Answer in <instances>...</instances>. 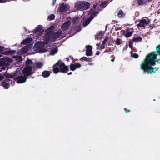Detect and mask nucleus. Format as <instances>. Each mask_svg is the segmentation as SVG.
Segmentation results:
<instances>
[{"instance_id": "nucleus-1", "label": "nucleus", "mask_w": 160, "mask_h": 160, "mask_svg": "<svg viewBox=\"0 0 160 160\" xmlns=\"http://www.w3.org/2000/svg\"><path fill=\"white\" fill-rule=\"evenodd\" d=\"M156 50L157 53L153 52L149 54L141 63L140 68L144 72L151 73L158 70L157 68H154L152 66L155 65L156 62H158L160 60V45L157 47Z\"/></svg>"}, {"instance_id": "nucleus-2", "label": "nucleus", "mask_w": 160, "mask_h": 160, "mask_svg": "<svg viewBox=\"0 0 160 160\" xmlns=\"http://www.w3.org/2000/svg\"><path fill=\"white\" fill-rule=\"evenodd\" d=\"M51 33L46 34L44 36L43 43L41 42H38L34 45L33 49L35 51V53L39 52L41 53L44 52L48 50V49L45 48L44 46L47 44L50 41V35Z\"/></svg>"}, {"instance_id": "nucleus-3", "label": "nucleus", "mask_w": 160, "mask_h": 160, "mask_svg": "<svg viewBox=\"0 0 160 160\" xmlns=\"http://www.w3.org/2000/svg\"><path fill=\"white\" fill-rule=\"evenodd\" d=\"M95 5H94L93 8L88 12V18L83 22V24L84 27L86 26L89 24L93 18L98 15V12L95 11Z\"/></svg>"}, {"instance_id": "nucleus-4", "label": "nucleus", "mask_w": 160, "mask_h": 160, "mask_svg": "<svg viewBox=\"0 0 160 160\" xmlns=\"http://www.w3.org/2000/svg\"><path fill=\"white\" fill-rule=\"evenodd\" d=\"M54 27H51L49 28L46 31V33H51L50 35V40L51 39V41L52 42L55 41L56 40L59 39L61 35V31L60 30L58 31L56 33L52 35V32L53 31V29Z\"/></svg>"}, {"instance_id": "nucleus-5", "label": "nucleus", "mask_w": 160, "mask_h": 160, "mask_svg": "<svg viewBox=\"0 0 160 160\" xmlns=\"http://www.w3.org/2000/svg\"><path fill=\"white\" fill-rule=\"evenodd\" d=\"M90 6L89 4L84 2H79L75 5V9L77 10H84L88 8Z\"/></svg>"}, {"instance_id": "nucleus-6", "label": "nucleus", "mask_w": 160, "mask_h": 160, "mask_svg": "<svg viewBox=\"0 0 160 160\" xmlns=\"http://www.w3.org/2000/svg\"><path fill=\"white\" fill-rule=\"evenodd\" d=\"M22 72L26 77L34 73L32 68L29 66L25 67L23 69Z\"/></svg>"}, {"instance_id": "nucleus-7", "label": "nucleus", "mask_w": 160, "mask_h": 160, "mask_svg": "<svg viewBox=\"0 0 160 160\" xmlns=\"http://www.w3.org/2000/svg\"><path fill=\"white\" fill-rule=\"evenodd\" d=\"M59 72L63 73H66L68 70V68L67 66L65 65L63 62L61 60H59Z\"/></svg>"}, {"instance_id": "nucleus-8", "label": "nucleus", "mask_w": 160, "mask_h": 160, "mask_svg": "<svg viewBox=\"0 0 160 160\" xmlns=\"http://www.w3.org/2000/svg\"><path fill=\"white\" fill-rule=\"evenodd\" d=\"M0 66H8L9 63L12 62V59L9 58H6L0 59Z\"/></svg>"}, {"instance_id": "nucleus-9", "label": "nucleus", "mask_w": 160, "mask_h": 160, "mask_svg": "<svg viewBox=\"0 0 160 160\" xmlns=\"http://www.w3.org/2000/svg\"><path fill=\"white\" fill-rule=\"evenodd\" d=\"M32 45H29L28 46H25L20 51L19 53L23 55L26 53L31 48Z\"/></svg>"}, {"instance_id": "nucleus-10", "label": "nucleus", "mask_w": 160, "mask_h": 160, "mask_svg": "<svg viewBox=\"0 0 160 160\" xmlns=\"http://www.w3.org/2000/svg\"><path fill=\"white\" fill-rule=\"evenodd\" d=\"M32 45H29L28 46H25L20 51L19 53L23 55L26 53L31 48Z\"/></svg>"}, {"instance_id": "nucleus-11", "label": "nucleus", "mask_w": 160, "mask_h": 160, "mask_svg": "<svg viewBox=\"0 0 160 160\" xmlns=\"http://www.w3.org/2000/svg\"><path fill=\"white\" fill-rule=\"evenodd\" d=\"M26 79L27 78L25 76H21L18 77L17 82L18 83H22L25 82Z\"/></svg>"}, {"instance_id": "nucleus-12", "label": "nucleus", "mask_w": 160, "mask_h": 160, "mask_svg": "<svg viewBox=\"0 0 160 160\" xmlns=\"http://www.w3.org/2000/svg\"><path fill=\"white\" fill-rule=\"evenodd\" d=\"M81 66V65L79 63H76L74 64L72 63L70 65V70L74 71L76 69L79 68Z\"/></svg>"}, {"instance_id": "nucleus-13", "label": "nucleus", "mask_w": 160, "mask_h": 160, "mask_svg": "<svg viewBox=\"0 0 160 160\" xmlns=\"http://www.w3.org/2000/svg\"><path fill=\"white\" fill-rule=\"evenodd\" d=\"M86 55L87 56H91L92 54V47L91 46H86Z\"/></svg>"}, {"instance_id": "nucleus-14", "label": "nucleus", "mask_w": 160, "mask_h": 160, "mask_svg": "<svg viewBox=\"0 0 160 160\" xmlns=\"http://www.w3.org/2000/svg\"><path fill=\"white\" fill-rule=\"evenodd\" d=\"M149 23V22H148V21L145 19H142L140 21L139 23L137 25V27L141 26L144 27L145 26L147 25Z\"/></svg>"}, {"instance_id": "nucleus-15", "label": "nucleus", "mask_w": 160, "mask_h": 160, "mask_svg": "<svg viewBox=\"0 0 160 160\" xmlns=\"http://www.w3.org/2000/svg\"><path fill=\"white\" fill-rule=\"evenodd\" d=\"M3 48L1 47H0V53H3L5 55H8L12 54L14 53L15 52V51L13 50H8L3 52Z\"/></svg>"}, {"instance_id": "nucleus-16", "label": "nucleus", "mask_w": 160, "mask_h": 160, "mask_svg": "<svg viewBox=\"0 0 160 160\" xmlns=\"http://www.w3.org/2000/svg\"><path fill=\"white\" fill-rule=\"evenodd\" d=\"M60 65L59 63V61L56 63V64L53 66V72L56 74L59 72V65Z\"/></svg>"}, {"instance_id": "nucleus-17", "label": "nucleus", "mask_w": 160, "mask_h": 160, "mask_svg": "<svg viewBox=\"0 0 160 160\" xmlns=\"http://www.w3.org/2000/svg\"><path fill=\"white\" fill-rule=\"evenodd\" d=\"M70 8L68 4H62L60 7V10L62 11L68 10Z\"/></svg>"}, {"instance_id": "nucleus-18", "label": "nucleus", "mask_w": 160, "mask_h": 160, "mask_svg": "<svg viewBox=\"0 0 160 160\" xmlns=\"http://www.w3.org/2000/svg\"><path fill=\"white\" fill-rule=\"evenodd\" d=\"M70 24V22L69 21L66 22L61 27V28L63 30H66L69 27Z\"/></svg>"}, {"instance_id": "nucleus-19", "label": "nucleus", "mask_w": 160, "mask_h": 160, "mask_svg": "<svg viewBox=\"0 0 160 160\" xmlns=\"http://www.w3.org/2000/svg\"><path fill=\"white\" fill-rule=\"evenodd\" d=\"M32 39L30 38H28L23 41L21 43L22 44H26L30 43L32 41Z\"/></svg>"}, {"instance_id": "nucleus-20", "label": "nucleus", "mask_w": 160, "mask_h": 160, "mask_svg": "<svg viewBox=\"0 0 160 160\" xmlns=\"http://www.w3.org/2000/svg\"><path fill=\"white\" fill-rule=\"evenodd\" d=\"M58 51V49L57 48H55L53 49H52L50 52V54L52 55H53L56 53Z\"/></svg>"}, {"instance_id": "nucleus-21", "label": "nucleus", "mask_w": 160, "mask_h": 160, "mask_svg": "<svg viewBox=\"0 0 160 160\" xmlns=\"http://www.w3.org/2000/svg\"><path fill=\"white\" fill-rule=\"evenodd\" d=\"M50 73L49 72L47 71H44L42 74V76L45 78L48 77L50 75Z\"/></svg>"}, {"instance_id": "nucleus-22", "label": "nucleus", "mask_w": 160, "mask_h": 160, "mask_svg": "<svg viewBox=\"0 0 160 160\" xmlns=\"http://www.w3.org/2000/svg\"><path fill=\"white\" fill-rule=\"evenodd\" d=\"M136 2L138 5L143 4L147 2L145 0H137Z\"/></svg>"}, {"instance_id": "nucleus-23", "label": "nucleus", "mask_w": 160, "mask_h": 160, "mask_svg": "<svg viewBox=\"0 0 160 160\" xmlns=\"http://www.w3.org/2000/svg\"><path fill=\"white\" fill-rule=\"evenodd\" d=\"M42 29V26L40 25L38 26L35 28V30L34 31V32L35 33H37L40 31H41Z\"/></svg>"}, {"instance_id": "nucleus-24", "label": "nucleus", "mask_w": 160, "mask_h": 160, "mask_svg": "<svg viewBox=\"0 0 160 160\" xmlns=\"http://www.w3.org/2000/svg\"><path fill=\"white\" fill-rule=\"evenodd\" d=\"M35 66L37 68H40L43 66V64L41 62H37L36 63Z\"/></svg>"}, {"instance_id": "nucleus-25", "label": "nucleus", "mask_w": 160, "mask_h": 160, "mask_svg": "<svg viewBox=\"0 0 160 160\" xmlns=\"http://www.w3.org/2000/svg\"><path fill=\"white\" fill-rule=\"evenodd\" d=\"M142 40V38L140 37H138L137 38H134L133 39L134 42H141Z\"/></svg>"}, {"instance_id": "nucleus-26", "label": "nucleus", "mask_w": 160, "mask_h": 160, "mask_svg": "<svg viewBox=\"0 0 160 160\" xmlns=\"http://www.w3.org/2000/svg\"><path fill=\"white\" fill-rule=\"evenodd\" d=\"M2 85L5 89H8L9 88V85L5 82H2L1 83Z\"/></svg>"}, {"instance_id": "nucleus-27", "label": "nucleus", "mask_w": 160, "mask_h": 160, "mask_svg": "<svg viewBox=\"0 0 160 160\" xmlns=\"http://www.w3.org/2000/svg\"><path fill=\"white\" fill-rule=\"evenodd\" d=\"M132 33V32L129 31L126 32L124 34V35L126 37L128 38H129L131 36Z\"/></svg>"}, {"instance_id": "nucleus-28", "label": "nucleus", "mask_w": 160, "mask_h": 160, "mask_svg": "<svg viewBox=\"0 0 160 160\" xmlns=\"http://www.w3.org/2000/svg\"><path fill=\"white\" fill-rule=\"evenodd\" d=\"M13 58H15L18 61H21L22 60V57L20 56H15Z\"/></svg>"}, {"instance_id": "nucleus-29", "label": "nucleus", "mask_w": 160, "mask_h": 160, "mask_svg": "<svg viewBox=\"0 0 160 160\" xmlns=\"http://www.w3.org/2000/svg\"><path fill=\"white\" fill-rule=\"evenodd\" d=\"M32 63V61L29 59H28L26 62V65H30Z\"/></svg>"}, {"instance_id": "nucleus-30", "label": "nucleus", "mask_w": 160, "mask_h": 160, "mask_svg": "<svg viewBox=\"0 0 160 160\" xmlns=\"http://www.w3.org/2000/svg\"><path fill=\"white\" fill-rule=\"evenodd\" d=\"M131 55L135 58H138V55L137 54L132 53V51L131 52Z\"/></svg>"}, {"instance_id": "nucleus-31", "label": "nucleus", "mask_w": 160, "mask_h": 160, "mask_svg": "<svg viewBox=\"0 0 160 160\" xmlns=\"http://www.w3.org/2000/svg\"><path fill=\"white\" fill-rule=\"evenodd\" d=\"M55 16L53 14H52L48 17V19L50 20H52L54 18Z\"/></svg>"}, {"instance_id": "nucleus-32", "label": "nucleus", "mask_w": 160, "mask_h": 160, "mask_svg": "<svg viewBox=\"0 0 160 160\" xmlns=\"http://www.w3.org/2000/svg\"><path fill=\"white\" fill-rule=\"evenodd\" d=\"M108 1H106L105 2H102L101 4V6L103 7H105L107 5V4H108Z\"/></svg>"}, {"instance_id": "nucleus-33", "label": "nucleus", "mask_w": 160, "mask_h": 160, "mask_svg": "<svg viewBox=\"0 0 160 160\" xmlns=\"http://www.w3.org/2000/svg\"><path fill=\"white\" fill-rule=\"evenodd\" d=\"M121 41L119 38H117L116 40V43L117 45H119L121 44Z\"/></svg>"}, {"instance_id": "nucleus-34", "label": "nucleus", "mask_w": 160, "mask_h": 160, "mask_svg": "<svg viewBox=\"0 0 160 160\" xmlns=\"http://www.w3.org/2000/svg\"><path fill=\"white\" fill-rule=\"evenodd\" d=\"M80 60H83L87 61H90L89 59L87 58L86 57H83L81 58Z\"/></svg>"}, {"instance_id": "nucleus-35", "label": "nucleus", "mask_w": 160, "mask_h": 160, "mask_svg": "<svg viewBox=\"0 0 160 160\" xmlns=\"http://www.w3.org/2000/svg\"><path fill=\"white\" fill-rule=\"evenodd\" d=\"M123 14V12L122 11H120L118 12V15L119 17H120L122 16Z\"/></svg>"}, {"instance_id": "nucleus-36", "label": "nucleus", "mask_w": 160, "mask_h": 160, "mask_svg": "<svg viewBox=\"0 0 160 160\" xmlns=\"http://www.w3.org/2000/svg\"><path fill=\"white\" fill-rule=\"evenodd\" d=\"M132 42L131 41H129V47L131 48V49H132Z\"/></svg>"}, {"instance_id": "nucleus-37", "label": "nucleus", "mask_w": 160, "mask_h": 160, "mask_svg": "<svg viewBox=\"0 0 160 160\" xmlns=\"http://www.w3.org/2000/svg\"><path fill=\"white\" fill-rule=\"evenodd\" d=\"M102 38V37H101L100 34L97 35V36L95 37V38L98 39L99 38L100 39H101Z\"/></svg>"}, {"instance_id": "nucleus-38", "label": "nucleus", "mask_w": 160, "mask_h": 160, "mask_svg": "<svg viewBox=\"0 0 160 160\" xmlns=\"http://www.w3.org/2000/svg\"><path fill=\"white\" fill-rule=\"evenodd\" d=\"M108 37H106L105 39H104V40L103 41V42H102V44H103V45H104L106 43V42H107L108 40Z\"/></svg>"}, {"instance_id": "nucleus-39", "label": "nucleus", "mask_w": 160, "mask_h": 160, "mask_svg": "<svg viewBox=\"0 0 160 160\" xmlns=\"http://www.w3.org/2000/svg\"><path fill=\"white\" fill-rule=\"evenodd\" d=\"M9 0H0V3H4L7 2V1H9Z\"/></svg>"}, {"instance_id": "nucleus-40", "label": "nucleus", "mask_w": 160, "mask_h": 160, "mask_svg": "<svg viewBox=\"0 0 160 160\" xmlns=\"http://www.w3.org/2000/svg\"><path fill=\"white\" fill-rule=\"evenodd\" d=\"M78 18L77 17H75L72 20V22L74 23H75L78 20Z\"/></svg>"}, {"instance_id": "nucleus-41", "label": "nucleus", "mask_w": 160, "mask_h": 160, "mask_svg": "<svg viewBox=\"0 0 160 160\" xmlns=\"http://www.w3.org/2000/svg\"><path fill=\"white\" fill-rule=\"evenodd\" d=\"M100 48L101 49L104 48H105L104 45H103L102 44V45H101Z\"/></svg>"}, {"instance_id": "nucleus-42", "label": "nucleus", "mask_w": 160, "mask_h": 160, "mask_svg": "<svg viewBox=\"0 0 160 160\" xmlns=\"http://www.w3.org/2000/svg\"><path fill=\"white\" fill-rule=\"evenodd\" d=\"M5 69V68L4 67H2L0 69V72L2 71L3 70H4Z\"/></svg>"}, {"instance_id": "nucleus-43", "label": "nucleus", "mask_w": 160, "mask_h": 160, "mask_svg": "<svg viewBox=\"0 0 160 160\" xmlns=\"http://www.w3.org/2000/svg\"><path fill=\"white\" fill-rule=\"evenodd\" d=\"M4 77L3 76L0 75V81L4 79Z\"/></svg>"}, {"instance_id": "nucleus-44", "label": "nucleus", "mask_w": 160, "mask_h": 160, "mask_svg": "<svg viewBox=\"0 0 160 160\" xmlns=\"http://www.w3.org/2000/svg\"><path fill=\"white\" fill-rule=\"evenodd\" d=\"M100 52L99 51H97L96 53V54L97 55H99L100 54Z\"/></svg>"}, {"instance_id": "nucleus-45", "label": "nucleus", "mask_w": 160, "mask_h": 160, "mask_svg": "<svg viewBox=\"0 0 160 160\" xmlns=\"http://www.w3.org/2000/svg\"><path fill=\"white\" fill-rule=\"evenodd\" d=\"M44 32V31H43L41 32L40 33H39V35L40 36V35H41V34H42V33Z\"/></svg>"}, {"instance_id": "nucleus-46", "label": "nucleus", "mask_w": 160, "mask_h": 160, "mask_svg": "<svg viewBox=\"0 0 160 160\" xmlns=\"http://www.w3.org/2000/svg\"><path fill=\"white\" fill-rule=\"evenodd\" d=\"M72 74V73L71 72H69L68 74L69 75H71Z\"/></svg>"}, {"instance_id": "nucleus-47", "label": "nucleus", "mask_w": 160, "mask_h": 160, "mask_svg": "<svg viewBox=\"0 0 160 160\" xmlns=\"http://www.w3.org/2000/svg\"><path fill=\"white\" fill-rule=\"evenodd\" d=\"M89 64L90 65H93V63L91 62L89 63Z\"/></svg>"}, {"instance_id": "nucleus-48", "label": "nucleus", "mask_w": 160, "mask_h": 160, "mask_svg": "<svg viewBox=\"0 0 160 160\" xmlns=\"http://www.w3.org/2000/svg\"><path fill=\"white\" fill-rule=\"evenodd\" d=\"M111 61L112 62H113L114 61V59H112Z\"/></svg>"}, {"instance_id": "nucleus-49", "label": "nucleus", "mask_w": 160, "mask_h": 160, "mask_svg": "<svg viewBox=\"0 0 160 160\" xmlns=\"http://www.w3.org/2000/svg\"><path fill=\"white\" fill-rule=\"evenodd\" d=\"M96 45H97V46H99V45H100V44H98V43H97V44H96Z\"/></svg>"}, {"instance_id": "nucleus-50", "label": "nucleus", "mask_w": 160, "mask_h": 160, "mask_svg": "<svg viewBox=\"0 0 160 160\" xmlns=\"http://www.w3.org/2000/svg\"><path fill=\"white\" fill-rule=\"evenodd\" d=\"M152 0H147L148 1H151Z\"/></svg>"}, {"instance_id": "nucleus-51", "label": "nucleus", "mask_w": 160, "mask_h": 160, "mask_svg": "<svg viewBox=\"0 0 160 160\" xmlns=\"http://www.w3.org/2000/svg\"><path fill=\"white\" fill-rule=\"evenodd\" d=\"M2 56V55H0V57H1Z\"/></svg>"}, {"instance_id": "nucleus-52", "label": "nucleus", "mask_w": 160, "mask_h": 160, "mask_svg": "<svg viewBox=\"0 0 160 160\" xmlns=\"http://www.w3.org/2000/svg\"><path fill=\"white\" fill-rule=\"evenodd\" d=\"M81 30V29H79V30H78V31H80V30Z\"/></svg>"}, {"instance_id": "nucleus-53", "label": "nucleus", "mask_w": 160, "mask_h": 160, "mask_svg": "<svg viewBox=\"0 0 160 160\" xmlns=\"http://www.w3.org/2000/svg\"><path fill=\"white\" fill-rule=\"evenodd\" d=\"M130 110H128V112H130Z\"/></svg>"}, {"instance_id": "nucleus-54", "label": "nucleus", "mask_w": 160, "mask_h": 160, "mask_svg": "<svg viewBox=\"0 0 160 160\" xmlns=\"http://www.w3.org/2000/svg\"><path fill=\"white\" fill-rule=\"evenodd\" d=\"M126 48L128 47V46L127 45L126 46Z\"/></svg>"}, {"instance_id": "nucleus-55", "label": "nucleus", "mask_w": 160, "mask_h": 160, "mask_svg": "<svg viewBox=\"0 0 160 160\" xmlns=\"http://www.w3.org/2000/svg\"><path fill=\"white\" fill-rule=\"evenodd\" d=\"M125 112H126V113H127V111H125Z\"/></svg>"}]
</instances>
